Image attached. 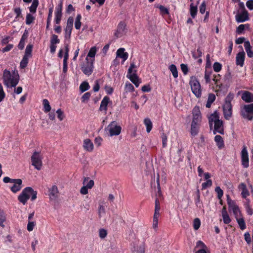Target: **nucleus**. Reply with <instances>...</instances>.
<instances>
[{
	"instance_id": "f257e3e1",
	"label": "nucleus",
	"mask_w": 253,
	"mask_h": 253,
	"mask_svg": "<svg viewBox=\"0 0 253 253\" xmlns=\"http://www.w3.org/2000/svg\"><path fill=\"white\" fill-rule=\"evenodd\" d=\"M2 82L7 88L15 87L19 83V75L17 71H10L5 69L2 76Z\"/></svg>"
},
{
	"instance_id": "f03ea898",
	"label": "nucleus",
	"mask_w": 253,
	"mask_h": 253,
	"mask_svg": "<svg viewBox=\"0 0 253 253\" xmlns=\"http://www.w3.org/2000/svg\"><path fill=\"white\" fill-rule=\"evenodd\" d=\"M209 121L210 128L212 127V122H214L213 133L216 132L223 134L224 133L223 123V121L219 120V115L216 111L211 114L209 117Z\"/></svg>"
},
{
	"instance_id": "7ed1b4c3",
	"label": "nucleus",
	"mask_w": 253,
	"mask_h": 253,
	"mask_svg": "<svg viewBox=\"0 0 253 253\" xmlns=\"http://www.w3.org/2000/svg\"><path fill=\"white\" fill-rule=\"evenodd\" d=\"M233 94L229 93L225 98V102L223 106L224 116L226 120H229L232 116V105L231 101L233 99Z\"/></svg>"
},
{
	"instance_id": "20e7f679",
	"label": "nucleus",
	"mask_w": 253,
	"mask_h": 253,
	"mask_svg": "<svg viewBox=\"0 0 253 253\" xmlns=\"http://www.w3.org/2000/svg\"><path fill=\"white\" fill-rule=\"evenodd\" d=\"M42 157L40 152L35 151L31 157V164L37 170H41L42 166Z\"/></svg>"
},
{
	"instance_id": "39448f33",
	"label": "nucleus",
	"mask_w": 253,
	"mask_h": 253,
	"mask_svg": "<svg viewBox=\"0 0 253 253\" xmlns=\"http://www.w3.org/2000/svg\"><path fill=\"white\" fill-rule=\"evenodd\" d=\"M94 59H89L87 57L85 58V62L81 65V69L83 73L89 76L93 72Z\"/></svg>"
},
{
	"instance_id": "423d86ee",
	"label": "nucleus",
	"mask_w": 253,
	"mask_h": 253,
	"mask_svg": "<svg viewBox=\"0 0 253 253\" xmlns=\"http://www.w3.org/2000/svg\"><path fill=\"white\" fill-rule=\"evenodd\" d=\"M32 44H28L26 46L24 55L20 63V67L21 68L24 69L27 66L28 63L29 58L32 57Z\"/></svg>"
},
{
	"instance_id": "0eeeda50",
	"label": "nucleus",
	"mask_w": 253,
	"mask_h": 253,
	"mask_svg": "<svg viewBox=\"0 0 253 253\" xmlns=\"http://www.w3.org/2000/svg\"><path fill=\"white\" fill-rule=\"evenodd\" d=\"M32 44H28L26 46L24 55L20 63V67L21 68L24 69L27 66L28 63L29 58L32 57Z\"/></svg>"
},
{
	"instance_id": "6e6552de",
	"label": "nucleus",
	"mask_w": 253,
	"mask_h": 253,
	"mask_svg": "<svg viewBox=\"0 0 253 253\" xmlns=\"http://www.w3.org/2000/svg\"><path fill=\"white\" fill-rule=\"evenodd\" d=\"M190 84L192 92L197 97H200L201 95V85L195 77H192L191 78Z\"/></svg>"
},
{
	"instance_id": "1a4fd4ad",
	"label": "nucleus",
	"mask_w": 253,
	"mask_h": 253,
	"mask_svg": "<svg viewBox=\"0 0 253 253\" xmlns=\"http://www.w3.org/2000/svg\"><path fill=\"white\" fill-rule=\"evenodd\" d=\"M109 133V135H118L120 134L122 130L121 126L117 125L115 121L112 122L106 128Z\"/></svg>"
},
{
	"instance_id": "9d476101",
	"label": "nucleus",
	"mask_w": 253,
	"mask_h": 253,
	"mask_svg": "<svg viewBox=\"0 0 253 253\" xmlns=\"http://www.w3.org/2000/svg\"><path fill=\"white\" fill-rule=\"evenodd\" d=\"M253 103L245 105L241 110V115L243 118L249 120H252L253 119Z\"/></svg>"
},
{
	"instance_id": "9b49d317",
	"label": "nucleus",
	"mask_w": 253,
	"mask_h": 253,
	"mask_svg": "<svg viewBox=\"0 0 253 253\" xmlns=\"http://www.w3.org/2000/svg\"><path fill=\"white\" fill-rule=\"evenodd\" d=\"M127 32L126 24V22L121 21L117 27V30L114 34L116 38H121L125 35Z\"/></svg>"
},
{
	"instance_id": "f8f14e48",
	"label": "nucleus",
	"mask_w": 253,
	"mask_h": 253,
	"mask_svg": "<svg viewBox=\"0 0 253 253\" xmlns=\"http://www.w3.org/2000/svg\"><path fill=\"white\" fill-rule=\"evenodd\" d=\"M195 253H208L209 249L207 246L201 241L196 243L195 247Z\"/></svg>"
},
{
	"instance_id": "ddd939ff",
	"label": "nucleus",
	"mask_w": 253,
	"mask_h": 253,
	"mask_svg": "<svg viewBox=\"0 0 253 253\" xmlns=\"http://www.w3.org/2000/svg\"><path fill=\"white\" fill-rule=\"evenodd\" d=\"M242 164L245 168L249 167V157L248 154L245 146L244 147L241 152Z\"/></svg>"
},
{
	"instance_id": "4468645a",
	"label": "nucleus",
	"mask_w": 253,
	"mask_h": 253,
	"mask_svg": "<svg viewBox=\"0 0 253 253\" xmlns=\"http://www.w3.org/2000/svg\"><path fill=\"white\" fill-rule=\"evenodd\" d=\"M59 191L56 186L53 185L49 190V198L51 200H55L58 197Z\"/></svg>"
},
{
	"instance_id": "2eb2a0df",
	"label": "nucleus",
	"mask_w": 253,
	"mask_h": 253,
	"mask_svg": "<svg viewBox=\"0 0 253 253\" xmlns=\"http://www.w3.org/2000/svg\"><path fill=\"white\" fill-rule=\"evenodd\" d=\"M249 19L248 11L244 10L241 14L236 15V20L238 22H243Z\"/></svg>"
},
{
	"instance_id": "dca6fc26",
	"label": "nucleus",
	"mask_w": 253,
	"mask_h": 253,
	"mask_svg": "<svg viewBox=\"0 0 253 253\" xmlns=\"http://www.w3.org/2000/svg\"><path fill=\"white\" fill-rule=\"evenodd\" d=\"M245 53L240 52L238 53L236 55V64L241 67H243L244 63Z\"/></svg>"
},
{
	"instance_id": "f3484780",
	"label": "nucleus",
	"mask_w": 253,
	"mask_h": 253,
	"mask_svg": "<svg viewBox=\"0 0 253 253\" xmlns=\"http://www.w3.org/2000/svg\"><path fill=\"white\" fill-rule=\"evenodd\" d=\"M242 99L246 102H253V94L248 91H245L242 94Z\"/></svg>"
},
{
	"instance_id": "a211bd4d",
	"label": "nucleus",
	"mask_w": 253,
	"mask_h": 253,
	"mask_svg": "<svg viewBox=\"0 0 253 253\" xmlns=\"http://www.w3.org/2000/svg\"><path fill=\"white\" fill-rule=\"evenodd\" d=\"M83 147L86 151L88 152H91L93 149V144L88 138L85 139L84 140Z\"/></svg>"
},
{
	"instance_id": "6ab92c4d",
	"label": "nucleus",
	"mask_w": 253,
	"mask_h": 253,
	"mask_svg": "<svg viewBox=\"0 0 253 253\" xmlns=\"http://www.w3.org/2000/svg\"><path fill=\"white\" fill-rule=\"evenodd\" d=\"M28 189H24L22 193L18 197V200L23 205H25L28 200V197L26 196V193Z\"/></svg>"
},
{
	"instance_id": "aec40b11",
	"label": "nucleus",
	"mask_w": 253,
	"mask_h": 253,
	"mask_svg": "<svg viewBox=\"0 0 253 253\" xmlns=\"http://www.w3.org/2000/svg\"><path fill=\"white\" fill-rule=\"evenodd\" d=\"M136 72V70H134V73L132 74H130L128 78L131 82H132L136 87H138L139 85L140 81Z\"/></svg>"
},
{
	"instance_id": "412c9836",
	"label": "nucleus",
	"mask_w": 253,
	"mask_h": 253,
	"mask_svg": "<svg viewBox=\"0 0 253 253\" xmlns=\"http://www.w3.org/2000/svg\"><path fill=\"white\" fill-rule=\"evenodd\" d=\"M117 56L123 59V61H126L128 57V53L125 52V48H120L118 49L116 52Z\"/></svg>"
},
{
	"instance_id": "4be33fe9",
	"label": "nucleus",
	"mask_w": 253,
	"mask_h": 253,
	"mask_svg": "<svg viewBox=\"0 0 253 253\" xmlns=\"http://www.w3.org/2000/svg\"><path fill=\"white\" fill-rule=\"evenodd\" d=\"M110 101V98L108 96H105L103 100L101 101L100 106V110L102 111L104 110L105 112L107 111V107L108 104Z\"/></svg>"
},
{
	"instance_id": "5701e85b",
	"label": "nucleus",
	"mask_w": 253,
	"mask_h": 253,
	"mask_svg": "<svg viewBox=\"0 0 253 253\" xmlns=\"http://www.w3.org/2000/svg\"><path fill=\"white\" fill-rule=\"evenodd\" d=\"M244 46L246 52L247 53V55L249 57H253V51L251 50V46L250 43L249 41H246L244 43Z\"/></svg>"
},
{
	"instance_id": "b1692460",
	"label": "nucleus",
	"mask_w": 253,
	"mask_h": 253,
	"mask_svg": "<svg viewBox=\"0 0 253 253\" xmlns=\"http://www.w3.org/2000/svg\"><path fill=\"white\" fill-rule=\"evenodd\" d=\"M17 181L18 182L14 184L10 188L11 191L14 193L20 190V189L22 188V180H18Z\"/></svg>"
},
{
	"instance_id": "393cba45",
	"label": "nucleus",
	"mask_w": 253,
	"mask_h": 253,
	"mask_svg": "<svg viewBox=\"0 0 253 253\" xmlns=\"http://www.w3.org/2000/svg\"><path fill=\"white\" fill-rule=\"evenodd\" d=\"M83 184L88 189H91L94 186V183L93 180H90L89 177H84L83 181Z\"/></svg>"
},
{
	"instance_id": "a878e982",
	"label": "nucleus",
	"mask_w": 253,
	"mask_h": 253,
	"mask_svg": "<svg viewBox=\"0 0 253 253\" xmlns=\"http://www.w3.org/2000/svg\"><path fill=\"white\" fill-rule=\"evenodd\" d=\"M239 188L242 190V195L243 198H246L249 195V193L245 183H242L240 184L239 186Z\"/></svg>"
},
{
	"instance_id": "bb28decb",
	"label": "nucleus",
	"mask_w": 253,
	"mask_h": 253,
	"mask_svg": "<svg viewBox=\"0 0 253 253\" xmlns=\"http://www.w3.org/2000/svg\"><path fill=\"white\" fill-rule=\"evenodd\" d=\"M215 141L219 149L222 148L224 146V142L222 137L220 135H217L214 137Z\"/></svg>"
},
{
	"instance_id": "cd10ccee",
	"label": "nucleus",
	"mask_w": 253,
	"mask_h": 253,
	"mask_svg": "<svg viewBox=\"0 0 253 253\" xmlns=\"http://www.w3.org/2000/svg\"><path fill=\"white\" fill-rule=\"evenodd\" d=\"M199 125L197 124L192 123L191 126V135L195 136L198 132Z\"/></svg>"
},
{
	"instance_id": "c85d7f7f",
	"label": "nucleus",
	"mask_w": 253,
	"mask_h": 253,
	"mask_svg": "<svg viewBox=\"0 0 253 253\" xmlns=\"http://www.w3.org/2000/svg\"><path fill=\"white\" fill-rule=\"evenodd\" d=\"M39 5V0H33L32 4L31 6L30 7V11L32 13H35L36 12V9Z\"/></svg>"
},
{
	"instance_id": "c756f323",
	"label": "nucleus",
	"mask_w": 253,
	"mask_h": 253,
	"mask_svg": "<svg viewBox=\"0 0 253 253\" xmlns=\"http://www.w3.org/2000/svg\"><path fill=\"white\" fill-rule=\"evenodd\" d=\"M144 124L145 125H146V127H147V132L148 133L150 132V131L152 129V123L151 121V120L148 119V118H146L144 120Z\"/></svg>"
},
{
	"instance_id": "7c9ffc66",
	"label": "nucleus",
	"mask_w": 253,
	"mask_h": 253,
	"mask_svg": "<svg viewBox=\"0 0 253 253\" xmlns=\"http://www.w3.org/2000/svg\"><path fill=\"white\" fill-rule=\"evenodd\" d=\"M89 87V84L86 82H83L80 86V90L83 92L88 90Z\"/></svg>"
},
{
	"instance_id": "2f4dec72",
	"label": "nucleus",
	"mask_w": 253,
	"mask_h": 253,
	"mask_svg": "<svg viewBox=\"0 0 253 253\" xmlns=\"http://www.w3.org/2000/svg\"><path fill=\"white\" fill-rule=\"evenodd\" d=\"M169 69L171 72L174 78H176L178 77V72L175 65L172 64L169 66Z\"/></svg>"
},
{
	"instance_id": "473e14b6",
	"label": "nucleus",
	"mask_w": 253,
	"mask_h": 253,
	"mask_svg": "<svg viewBox=\"0 0 253 253\" xmlns=\"http://www.w3.org/2000/svg\"><path fill=\"white\" fill-rule=\"evenodd\" d=\"M42 102H43V105L44 106V112H49L51 110V107L49 104V101L47 99H44L43 100Z\"/></svg>"
},
{
	"instance_id": "72a5a7b5",
	"label": "nucleus",
	"mask_w": 253,
	"mask_h": 253,
	"mask_svg": "<svg viewBox=\"0 0 253 253\" xmlns=\"http://www.w3.org/2000/svg\"><path fill=\"white\" fill-rule=\"evenodd\" d=\"M190 14L192 18H194L197 12V7L196 6H193V3L190 4Z\"/></svg>"
},
{
	"instance_id": "f704fd0d",
	"label": "nucleus",
	"mask_w": 253,
	"mask_h": 253,
	"mask_svg": "<svg viewBox=\"0 0 253 253\" xmlns=\"http://www.w3.org/2000/svg\"><path fill=\"white\" fill-rule=\"evenodd\" d=\"M237 221L241 230H244L246 228V224L243 218H237Z\"/></svg>"
},
{
	"instance_id": "c9c22d12",
	"label": "nucleus",
	"mask_w": 253,
	"mask_h": 253,
	"mask_svg": "<svg viewBox=\"0 0 253 253\" xmlns=\"http://www.w3.org/2000/svg\"><path fill=\"white\" fill-rule=\"evenodd\" d=\"M81 15L80 14H78L76 18L75 26L76 29H80L81 26Z\"/></svg>"
},
{
	"instance_id": "e433bc0d",
	"label": "nucleus",
	"mask_w": 253,
	"mask_h": 253,
	"mask_svg": "<svg viewBox=\"0 0 253 253\" xmlns=\"http://www.w3.org/2000/svg\"><path fill=\"white\" fill-rule=\"evenodd\" d=\"M201 222L200 219L198 218L194 219L193 221V227L195 230H197L199 228Z\"/></svg>"
},
{
	"instance_id": "4c0bfd02",
	"label": "nucleus",
	"mask_w": 253,
	"mask_h": 253,
	"mask_svg": "<svg viewBox=\"0 0 253 253\" xmlns=\"http://www.w3.org/2000/svg\"><path fill=\"white\" fill-rule=\"evenodd\" d=\"M72 27L67 26H66V29H65V38L69 39L70 38V36L71 34L72 30Z\"/></svg>"
},
{
	"instance_id": "58836bf2",
	"label": "nucleus",
	"mask_w": 253,
	"mask_h": 253,
	"mask_svg": "<svg viewBox=\"0 0 253 253\" xmlns=\"http://www.w3.org/2000/svg\"><path fill=\"white\" fill-rule=\"evenodd\" d=\"M96 52V47L95 46L91 47L90 49L89 52L88 53V54L87 56V58H88V57H94L95 55Z\"/></svg>"
},
{
	"instance_id": "ea45409f",
	"label": "nucleus",
	"mask_w": 253,
	"mask_h": 253,
	"mask_svg": "<svg viewBox=\"0 0 253 253\" xmlns=\"http://www.w3.org/2000/svg\"><path fill=\"white\" fill-rule=\"evenodd\" d=\"M34 19V17L30 14H27L26 18V23L27 25L31 24Z\"/></svg>"
},
{
	"instance_id": "a19ab883",
	"label": "nucleus",
	"mask_w": 253,
	"mask_h": 253,
	"mask_svg": "<svg viewBox=\"0 0 253 253\" xmlns=\"http://www.w3.org/2000/svg\"><path fill=\"white\" fill-rule=\"evenodd\" d=\"M56 113L57 114V117L59 119L60 121H62L65 118V115L64 114L63 111L61 110V109H59L56 111Z\"/></svg>"
},
{
	"instance_id": "79ce46f5",
	"label": "nucleus",
	"mask_w": 253,
	"mask_h": 253,
	"mask_svg": "<svg viewBox=\"0 0 253 253\" xmlns=\"http://www.w3.org/2000/svg\"><path fill=\"white\" fill-rule=\"evenodd\" d=\"M215 191L217 194V197L219 199H220L223 196V190L219 186H217L215 188Z\"/></svg>"
},
{
	"instance_id": "37998d69",
	"label": "nucleus",
	"mask_w": 253,
	"mask_h": 253,
	"mask_svg": "<svg viewBox=\"0 0 253 253\" xmlns=\"http://www.w3.org/2000/svg\"><path fill=\"white\" fill-rule=\"evenodd\" d=\"M221 64L218 62H215L213 65V68L215 72H218L221 69Z\"/></svg>"
},
{
	"instance_id": "c03bdc74",
	"label": "nucleus",
	"mask_w": 253,
	"mask_h": 253,
	"mask_svg": "<svg viewBox=\"0 0 253 253\" xmlns=\"http://www.w3.org/2000/svg\"><path fill=\"white\" fill-rule=\"evenodd\" d=\"M201 120V115L193 116V120L192 123L199 124Z\"/></svg>"
},
{
	"instance_id": "a18cd8bd",
	"label": "nucleus",
	"mask_w": 253,
	"mask_h": 253,
	"mask_svg": "<svg viewBox=\"0 0 253 253\" xmlns=\"http://www.w3.org/2000/svg\"><path fill=\"white\" fill-rule=\"evenodd\" d=\"M228 205L229 210H236V208H238V206L236 204L234 201L229 202V203H228Z\"/></svg>"
},
{
	"instance_id": "49530a36",
	"label": "nucleus",
	"mask_w": 253,
	"mask_h": 253,
	"mask_svg": "<svg viewBox=\"0 0 253 253\" xmlns=\"http://www.w3.org/2000/svg\"><path fill=\"white\" fill-rule=\"evenodd\" d=\"M59 42V40L58 38V36L56 35H53L51 37L50 43L53 44H56Z\"/></svg>"
},
{
	"instance_id": "de8ad7c7",
	"label": "nucleus",
	"mask_w": 253,
	"mask_h": 253,
	"mask_svg": "<svg viewBox=\"0 0 253 253\" xmlns=\"http://www.w3.org/2000/svg\"><path fill=\"white\" fill-rule=\"evenodd\" d=\"M212 181L211 180H208L206 182H204L202 184V189H205L208 187H211L212 185Z\"/></svg>"
},
{
	"instance_id": "09e8293b",
	"label": "nucleus",
	"mask_w": 253,
	"mask_h": 253,
	"mask_svg": "<svg viewBox=\"0 0 253 253\" xmlns=\"http://www.w3.org/2000/svg\"><path fill=\"white\" fill-rule=\"evenodd\" d=\"M211 71H207L206 70L205 73V79L207 83H210L211 82L210 76L211 75Z\"/></svg>"
},
{
	"instance_id": "8fccbe9b",
	"label": "nucleus",
	"mask_w": 253,
	"mask_h": 253,
	"mask_svg": "<svg viewBox=\"0 0 253 253\" xmlns=\"http://www.w3.org/2000/svg\"><path fill=\"white\" fill-rule=\"evenodd\" d=\"M125 88L126 91H133L134 89L132 84L129 83H126Z\"/></svg>"
},
{
	"instance_id": "3c124183",
	"label": "nucleus",
	"mask_w": 253,
	"mask_h": 253,
	"mask_svg": "<svg viewBox=\"0 0 253 253\" xmlns=\"http://www.w3.org/2000/svg\"><path fill=\"white\" fill-rule=\"evenodd\" d=\"M5 218L4 215L3 211L0 210V225L4 227L3 222L5 221Z\"/></svg>"
},
{
	"instance_id": "603ef678",
	"label": "nucleus",
	"mask_w": 253,
	"mask_h": 253,
	"mask_svg": "<svg viewBox=\"0 0 253 253\" xmlns=\"http://www.w3.org/2000/svg\"><path fill=\"white\" fill-rule=\"evenodd\" d=\"M222 215L223 217V222L224 223L228 224L230 222L231 219L228 213L225 214H222Z\"/></svg>"
},
{
	"instance_id": "864d4df0",
	"label": "nucleus",
	"mask_w": 253,
	"mask_h": 253,
	"mask_svg": "<svg viewBox=\"0 0 253 253\" xmlns=\"http://www.w3.org/2000/svg\"><path fill=\"white\" fill-rule=\"evenodd\" d=\"M105 212V210L104 207L102 205H100L98 210L99 217L100 218L102 216V214H104Z\"/></svg>"
},
{
	"instance_id": "5fc2aeb1",
	"label": "nucleus",
	"mask_w": 253,
	"mask_h": 253,
	"mask_svg": "<svg viewBox=\"0 0 253 253\" xmlns=\"http://www.w3.org/2000/svg\"><path fill=\"white\" fill-rule=\"evenodd\" d=\"M158 7L160 9L162 14H169V10L168 8H166L164 6L160 5L158 6Z\"/></svg>"
},
{
	"instance_id": "6e6d98bb",
	"label": "nucleus",
	"mask_w": 253,
	"mask_h": 253,
	"mask_svg": "<svg viewBox=\"0 0 253 253\" xmlns=\"http://www.w3.org/2000/svg\"><path fill=\"white\" fill-rule=\"evenodd\" d=\"M5 93L3 91L2 85L0 84V102L2 101L5 97Z\"/></svg>"
},
{
	"instance_id": "4d7b16f0",
	"label": "nucleus",
	"mask_w": 253,
	"mask_h": 253,
	"mask_svg": "<svg viewBox=\"0 0 253 253\" xmlns=\"http://www.w3.org/2000/svg\"><path fill=\"white\" fill-rule=\"evenodd\" d=\"M107 231L105 229H101L99 230V237L103 239L105 238L107 236Z\"/></svg>"
},
{
	"instance_id": "13d9d810",
	"label": "nucleus",
	"mask_w": 253,
	"mask_h": 253,
	"mask_svg": "<svg viewBox=\"0 0 253 253\" xmlns=\"http://www.w3.org/2000/svg\"><path fill=\"white\" fill-rule=\"evenodd\" d=\"M35 225V223L33 221H29L27 224V230L29 231H31L33 230L34 227Z\"/></svg>"
},
{
	"instance_id": "bf43d9fd",
	"label": "nucleus",
	"mask_w": 253,
	"mask_h": 253,
	"mask_svg": "<svg viewBox=\"0 0 253 253\" xmlns=\"http://www.w3.org/2000/svg\"><path fill=\"white\" fill-rule=\"evenodd\" d=\"M90 96V93L89 92H86L84 93L82 97V102H85L87 101L89 99Z\"/></svg>"
},
{
	"instance_id": "052dcab7",
	"label": "nucleus",
	"mask_w": 253,
	"mask_h": 253,
	"mask_svg": "<svg viewBox=\"0 0 253 253\" xmlns=\"http://www.w3.org/2000/svg\"><path fill=\"white\" fill-rule=\"evenodd\" d=\"M245 25L241 24V25H239L237 28L236 32L238 34H241L243 32V31L245 30Z\"/></svg>"
},
{
	"instance_id": "680f3d73",
	"label": "nucleus",
	"mask_w": 253,
	"mask_h": 253,
	"mask_svg": "<svg viewBox=\"0 0 253 253\" xmlns=\"http://www.w3.org/2000/svg\"><path fill=\"white\" fill-rule=\"evenodd\" d=\"M62 1L61 0L58 5L55 14H62Z\"/></svg>"
},
{
	"instance_id": "e2e57ef3",
	"label": "nucleus",
	"mask_w": 253,
	"mask_h": 253,
	"mask_svg": "<svg viewBox=\"0 0 253 253\" xmlns=\"http://www.w3.org/2000/svg\"><path fill=\"white\" fill-rule=\"evenodd\" d=\"M215 99V96L214 94L210 93L209 94L208 101V102L212 103Z\"/></svg>"
},
{
	"instance_id": "0e129e2a",
	"label": "nucleus",
	"mask_w": 253,
	"mask_h": 253,
	"mask_svg": "<svg viewBox=\"0 0 253 253\" xmlns=\"http://www.w3.org/2000/svg\"><path fill=\"white\" fill-rule=\"evenodd\" d=\"M244 236H245V240H246L247 243L248 244H250L251 242V236H250V233L249 232L245 233Z\"/></svg>"
},
{
	"instance_id": "69168bd1",
	"label": "nucleus",
	"mask_w": 253,
	"mask_h": 253,
	"mask_svg": "<svg viewBox=\"0 0 253 253\" xmlns=\"http://www.w3.org/2000/svg\"><path fill=\"white\" fill-rule=\"evenodd\" d=\"M232 211H233L236 218L237 219V218H239L241 214V211L239 210V207L236 208V210H233Z\"/></svg>"
},
{
	"instance_id": "338daca9",
	"label": "nucleus",
	"mask_w": 253,
	"mask_h": 253,
	"mask_svg": "<svg viewBox=\"0 0 253 253\" xmlns=\"http://www.w3.org/2000/svg\"><path fill=\"white\" fill-rule=\"evenodd\" d=\"M180 66L182 71L185 75L186 74L188 71L187 66L184 64H181Z\"/></svg>"
},
{
	"instance_id": "774afa93",
	"label": "nucleus",
	"mask_w": 253,
	"mask_h": 253,
	"mask_svg": "<svg viewBox=\"0 0 253 253\" xmlns=\"http://www.w3.org/2000/svg\"><path fill=\"white\" fill-rule=\"evenodd\" d=\"M247 6L250 10L253 9V0H249L246 3Z\"/></svg>"
}]
</instances>
